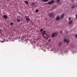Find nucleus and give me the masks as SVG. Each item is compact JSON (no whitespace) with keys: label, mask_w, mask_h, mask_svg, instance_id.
<instances>
[{"label":"nucleus","mask_w":77,"mask_h":77,"mask_svg":"<svg viewBox=\"0 0 77 77\" xmlns=\"http://www.w3.org/2000/svg\"><path fill=\"white\" fill-rule=\"evenodd\" d=\"M61 44H62L61 43H60V44H59V45H61Z\"/></svg>","instance_id":"23"},{"label":"nucleus","mask_w":77,"mask_h":77,"mask_svg":"<svg viewBox=\"0 0 77 77\" xmlns=\"http://www.w3.org/2000/svg\"><path fill=\"white\" fill-rule=\"evenodd\" d=\"M76 18L77 19V14L76 15Z\"/></svg>","instance_id":"24"},{"label":"nucleus","mask_w":77,"mask_h":77,"mask_svg":"<svg viewBox=\"0 0 77 77\" xmlns=\"http://www.w3.org/2000/svg\"><path fill=\"white\" fill-rule=\"evenodd\" d=\"M3 17L4 19H7L8 17V16L6 15H4L3 16Z\"/></svg>","instance_id":"6"},{"label":"nucleus","mask_w":77,"mask_h":77,"mask_svg":"<svg viewBox=\"0 0 77 77\" xmlns=\"http://www.w3.org/2000/svg\"><path fill=\"white\" fill-rule=\"evenodd\" d=\"M42 2H48L49 0H42Z\"/></svg>","instance_id":"9"},{"label":"nucleus","mask_w":77,"mask_h":77,"mask_svg":"<svg viewBox=\"0 0 77 77\" xmlns=\"http://www.w3.org/2000/svg\"><path fill=\"white\" fill-rule=\"evenodd\" d=\"M49 41H51V39H49Z\"/></svg>","instance_id":"25"},{"label":"nucleus","mask_w":77,"mask_h":77,"mask_svg":"<svg viewBox=\"0 0 77 77\" xmlns=\"http://www.w3.org/2000/svg\"><path fill=\"white\" fill-rule=\"evenodd\" d=\"M31 5H35V2H33Z\"/></svg>","instance_id":"16"},{"label":"nucleus","mask_w":77,"mask_h":77,"mask_svg":"<svg viewBox=\"0 0 77 77\" xmlns=\"http://www.w3.org/2000/svg\"><path fill=\"white\" fill-rule=\"evenodd\" d=\"M57 33L55 32L52 34L51 36L52 38H54V37H55L56 36H57Z\"/></svg>","instance_id":"2"},{"label":"nucleus","mask_w":77,"mask_h":77,"mask_svg":"<svg viewBox=\"0 0 77 77\" xmlns=\"http://www.w3.org/2000/svg\"><path fill=\"white\" fill-rule=\"evenodd\" d=\"M12 24H13V23H10V25H11V26H12Z\"/></svg>","instance_id":"17"},{"label":"nucleus","mask_w":77,"mask_h":77,"mask_svg":"<svg viewBox=\"0 0 77 77\" xmlns=\"http://www.w3.org/2000/svg\"><path fill=\"white\" fill-rule=\"evenodd\" d=\"M63 17H64V14H63L61 16V18H63Z\"/></svg>","instance_id":"12"},{"label":"nucleus","mask_w":77,"mask_h":77,"mask_svg":"<svg viewBox=\"0 0 77 77\" xmlns=\"http://www.w3.org/2000/svg\"><path fill=\"white\" fill-rule=\"evenodd\" d=\"M60 1V0H57V2H59Z\"/></svg>","instance_id":"18"},{"label":"nucleus","mask_w":77,"mask_h":77,"mask_svg":"<svg viewBox=\"0 0 77 77\" xmlns=\"http://www.w3.org/2000/svg\"><path fill=\"white\" fill-rule=\"evenodd\" d=\"M71 17H70L69 18V20H71Z\"/></svg>","instance_id":"21"},{"label":"nucleus","mask_w":77,"mask_h":77,"mask_svg":"<svg viewBox=\"0 0 77 77\" xmlns=\"http://www.w3.org/2000/svg\"><path fill=\"white\" fill-rule=\"evenodd\" d=\"M64 42H67V43H68V42H69V41L67 39H64Z\"/></svg>","instance_id":"7"},{"label":"nucleus","mask_w":77,"mask_h":77,"mask_svg":"<svg viewBox=\"0 0 77 77\" xmlns=\"http://www.w3.org/2000/svg\"><path fill=\"white\" fill-rule=\"evenodd\" d=\"M43 30V29H41L40 30V32H42V31Z\"/></svg>","instance_id":"15"},{"label":"nucleus","mask_w":77,"mask_h":77,"mask_svg":"<svg viewBox=\"0 0 77 77\" xmlns=\"http://www.w3.org/2000/svg\"><path fill=\"white\" fill-rule=\"evenodd\" d=\"M60 20V18H59V17L57 16L56 18L57 20Z\"/></svg>","instance_id":"8"},{"label":"nucleus","mask_w":77,"mask_h":77,"mask_svg":"<svg viewBox=\"0 0 77 77\" xmlns=\"http://www.w3.org/2000/svg\"><path fill=\"white\" fill-rule=\"evenodd\" d=\"M35 12H39V11L38 10V9H36L35 10Z\"/></svg>","instance_id":"14"},{"label":"nucleus","mask_w":77,"mask_h":77,"mask_svg":"<svg viewBox=\"0 0 77 77\" xmlns=\"http://www.w3.org/2000/svg\"><path fill=\"white\" fill-rule=\"evenodd\" d=\"M7 1H9V0H7Z\"/></svg>","instance_id":"26"},{"label":"nucleus","mask_w":77,"mask_h":77,"mask_svg":"<svg viewBox=\"0 0 77 77\" xmlns=\"http://www.w3.org/2000/svg\"><path fill=\"white\" fill-rule=\"evenodd\" d=\"M72 8H74V6H73L72 7Z\"/></svg>","instance_id":"22"},{"label":"nucleus","mask_w":77,"mask_h":77,"mask_svg":"<svg viewBox=\"0 0 77 77\" xmlns=\"http://www.w3.org/2000/svg\"><path fill=\"white\" fill-rule=\"evenodd\" d=\"M60 33H62V31H60Z\"/></svg>","instance_id":"20"},{"label":"nucleus","mask_w":77,"mask_h":77,"mask_svg":"<svg viewBox=\"0 0 77 77\" xmlns=\"http://www.w3.org/2000/svg\"><path fill=\"white\" fill-rule=\"evenodd\" d=\"M54 3V1H53V0L51 1V2H48V3L49 5H52V3Z\"/></svg>","instance_id":"5"},{"label":"nucleus","mask_w":77,"mask_h":77,"mask_svg":"<svg viewBox=\"0 0 77 77\" xmlns=\"http://www.w3.org/2000/svg\"><path fill=\"white\" fill-rule=\"evenodd\" d=\"M26 20L27 21V23H28V22L29 21H30V18H29V17H26Z\"/></svg>","instance_id":"4"},{"label":"nucleus","mask_w":77,"mask_h":77,"mask_svg":"<svg viewBox=\"0 0 77 77\" xmlns=\"http://www.w3.org/2000/svg\"><path fill=\"white\" fill-rule=\"evenodd\" d=\"M25 3H26V4H27V5H28L29 3V2L27 1H26L24 2Z\"/></svg>","instance_id":"10"},{"label":"nucleus","mask_w":77,"mask_h":77,"mask_svg":"<svg viewBox=\"0 0 77 77\" xmlns=\"http://www.w3.org/2000/svg\"><path fill=\"white\" fill-rule=\"evenodd\" d=\"M48 15L49 16V17H53L54 16V13H52L49 14H48Z\"/></svg>","instance_id":"3"},{"label":"nucleus","mask_w":77,"mask_h":77,"mask_svg":"<svg viewBox=\"0 0 77 77\" xmlns=\"http://www.w3.org/2000/svg\"><path fill=\"white\" fill-rule=\"evenodd\" d=\"M46 34H47L46 33V32H45V31H43L42 33V36H43V37H44V38L45 39H48V36L47 35H46V36H44V35H46Z\"/></svg>","instance_id":"1"},{"label":"nucleus","mask_w":77,"mask_h":77,"mask_svg":"<svg viewBox=\"0 0 77 77\" xmlns=\"http://www.w3.org/2000/svg\"><path fill=\"white\" fill-rule=\"evenodd\" d=\"M17 22H19L21 21V20L20 19H17Z\"/></svg>","instance_id":"13"},{"label":"nucleus","mask_w":77,"mask_h":77,"mask_svg":"<svg viewBox=\"0 0 77 77\" xmlns=\"http://www.w3.org/2000/svg\"><path fill=\"white\" fill-rule=\"evenodd\" d=\"M72 21H70L69 22V24H72Z\"/></svg>","instance_id":"11"},{"label":"nucleus","mask_w":77,"mask_h":77,"mask_svg":"<svg viewBox=\"0 0 77 77\" xmlns=\"http://www.w3.org/2000/svg\"><path fill=\"white\" fill-rule=\"evenodd\" d=\"M75 36L76 38H77V34H76L75 35Z\"/></svg>","instance_id":"19"}]
</instances>
